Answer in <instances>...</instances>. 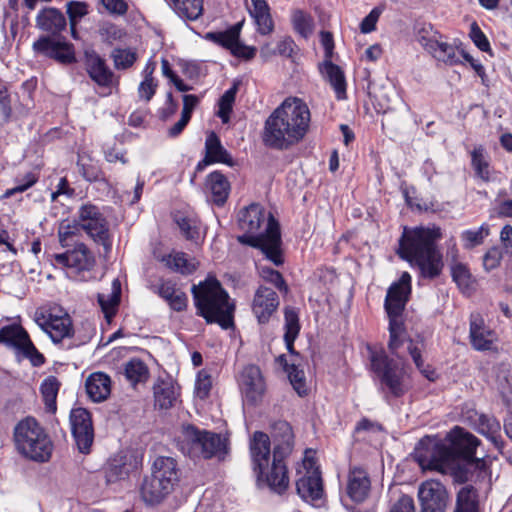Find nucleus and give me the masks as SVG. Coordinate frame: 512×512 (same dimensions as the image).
<instances>
[{
	"instance_id": "nucleus-32",
	"label": "nucleus",
	"mask_w": 512,
	"mask_h": 512,
	"mask_svg": "<svg viewBox=\"0 0 512 512\" xmlns=\"http://www.w3.org/2000/svg\"><path fill=\"white\" fill-rule=\"evenodd\" d=\"M177 396V387L172 380H160L154 385L155 405L160 409L172 407Z\"/></svg>"
},
{
	"instance_id": "nucleus-42",
	"label": "nucleus",
	"mask_w": 512,
	"mask_h": 512,
	"mask_svg": "<svg viewBox=\"0 0 512 512\" xmlns=\"http://www.w3.org/2000/svg\"><path fill=\"white\" fill-rule=\"evenodd\" d=\"M291 22L295 32L301 37L307 39L313 34L314 20L310 14L300 9H295L291 14Z\"/></svg>"
},
{
	"instance_id": "nucleus-38",
	"label": "nucleus",
	"mask_w": 512,
	"mask_h": 512,
	"mask_svg": "<svg viewBox=\"0 0 512 512\" xmlns=\"http://www.w3.org/2000/svg\"><path fill=\"white\" fill-rule=\"evenodd\" d=\"M163 260L169 268L181 274H191L198 266V262H196L195 259L189 258L188 255L183 252L171 253Z\"/></svg>"
},
{
	"instance_id": "nucleus-26",
	"label": "nucleus",
	"mask_w": 512,
	"mask_h": 512,
	"mask_svg": "<svg viewBox=\"0 0 512 512\" xmlns=\"http://www.w3.org/2000/svg\"><path fill=\"white\" fill-rule=\"evenodd\" d=\"M212 163H224L233 165V160L228 151L223 147L219 137L211 132L205 141V157L197 164L196 171L201 172Z\"/></svg>"
},
{
	"instance_id": "nucleus-64",
	"label": "nucleus",
	"mask_w": 512,
	"mask_h": 512,
	"mask_svg": "<svg viewBox=\"0 0 512 512\" xmlns=\"http://www.w3.org/2000/svg\"><path fill=\"white\" fill-rule=\"evenodd\" d=\"M379 14L372 10L361 22L360 28L363 33H369L375 29Z\"/></svg>"
},
{
	"instance_id": "nucleus-46",
	"label": "nucleus",
	"mask_w": 512,
	"mask_h": 512,
	"mask_svg": "<svg viewBox=\"0 0 512 512\" xmlns=\"http://www.w3.org/2000/svg\"><path fill=\"white\" fill-rule=\"evenodd\" d=\"M454 512H478L476 491L470 487H463L457 495L456 509Z\"/></svg>"
},
{
	"instance_id": "nucleus-39",
	"label": "nucleus",
	"mask_w": 512,
	"mask_h": 512,
	"mask_svg": "<svg viewBox=\"0 0 512 512\" xmlns=\"http://www.w3.org/2000/svg\"><path fill=\"white\" fill-rule=\"evenodd\" d=\"M277 361L284 366L286 372L288 373L290 383L297 394L299 396H305L308 389L303 370L298 369L295 363L288 365L284 355L279 356Z\"/></svg>"
},
{
	"instance_id": "nucleus-35",
	"label": "nucleus",
	"mask_w": 512,
	"mask_h": 512,
	"mask_svg": "<svg viewBox=\"0 0 512 512\" xmlns=\"http://www.w3.org/2000/svg\"><path fill=\"white\" fill-rule=\"evenodd\" d=\"M324 74L336 92L338 99H344L346 95V82L343 71L331 60H325L323 64Z\"/></svg>"
},
{
	"instance_id": "nucleus-41",
	"label": "nucleus",
	"mask_w": 512,
	"mask_h": 512,
	"mask_svg": "<svg viewBox=\"0 0 512 512\" xmlns=\"http://www.w3.org/2000/svg\"><path fill=\"white\" fill-rule=\"evenodd\" d=\"M121 284L118 279L112 282L111 292L98 294V303L107 318L115 314V308L119 303Z\"/></svg>"
},
{
	"instance_id": "nucleus-54",
	"label": "nucleus",
	"mask_w": 512,
	"mask_h": 512,
	"mask_svg": "<svg viewBox=\"0 0 512 512\" xmlns=\"http://www.w3.org/2000/svg\"><path fill=\"white\" fill-rule=\"evenodd\" d=\"M500 423L493 417L481 415L479 417L478 431L490 438L492 441H496V437L500 432Z\"/></svg>"
},
{
	"instance_id": "nucleus-16",
	"label": "nucleus",
	"mask_w": 512,
	"mask_h": 512,
	"mask_svg": "<svg viewBox=\"0 0 512 512\" xmlns=\"http://www.w3.org/2000/svg\"><path fill=\"white\" fill-rule=\"evenodd\" d=\"M421 512H445L449 503L446 487L438 480L422 482L418 488Z\"/></svg>"
},
{
	"instance_id": "nucleus-18",
	"label": "nucleus",
	"mask_w": 512,
	"mask_h": 512,
	"mask_svg": "<svg viewBox=\"0 0 512 512\" xmlns=\"http://www.w3.org/2000/svg\"><path fill=\"white\" fill-rule=\"evenodd\" d=\"M242 25L243 23L239 22L226 31L209 32L205 38L230 50L236 57L246 60L252 59L256 54V48L247 46L239 40Z\"/></svg>"
},
{
	"instance_id": "nucleus-5",
	"label": "nucleus",
	"mask_w": 512,
	"mask_h": 512,
	"mask_svg": "<svg viewBox=\"0 0 512 512\" xmlns=\"http://www.w3.org/2000/svg\"><path fill=\"white\" fill-rule=\"evenodd\" d=\"M441 236V229L437 226L404 228L398 254L412 266H417L423 277H436L443 266L441 254L435 244Z\"/></svg>"
},
{
	"instance_id": "nucleus-60",
	"label": "nucleus",
	"mask_w": 512,
	"mask_h": 512,
	"mask_svg": "<svg viewBox=\"0 0 512 512\" xmlns=\"http://www.w3.org/2000/svg\"><path fill=\"white\" fill-rule=\"evenodd\" d=\"M106 12L113 15H124L128 5L124 0H99Z\"/></svg>"
},
{
	"instance_id": "nucleus-43",
	"label": "nucleus",
	"mask_w": 512,
	"mask_h": 512,
	"mask_svg": "<svg viewBox=\"0 0 512 512\" xmlns=\"http://www.w3.org/2000/svg\"><path fill=\"white\" fill-rule=\"evenodd\" d=\"M471 162L476 176L484 182H489L491 180L490 165L488 157L481 146L471 152Z\"/></svg>"
},
{
	"instance_id": "nucleus-44",
	"label": "nucleus",
	"mask_w": 512,
	"mask_h": 512,
	"mask_svg": "<svg viewBox=\"0 0 512 512\" xmlns=\"http://www.w3.org/2000/svg\"><path fill=\"white\" fill-rule=\"evenodd\" d=\"M285 335L284 340L287 346V349L293 353V343L296 337L298 336L300 326L298 320V314L293 308L285 309Z\"/></svg>"
},
{
	"instance_id": "nucleus-51",
	"label": "nucleus",
	"mask_w": 512,
	"mask_h": 512,
	"mask_svg": "<svg viewBox=\"0 0 512 512\" xmlns=\"http://www.w3.org/2000/svg\"><path fill=\"white\" fill-rule=\"evenodd\" d=\"M80 226L75 219V222L63 221L58 228V238L62 247L71 245L73 239L79 234Z\"/></svg>"
},
{
	"instance_id": "nucleus-20",
	"label": "nucleus",
	"mask_w": 512,
	"mask_h": 512,
	"mask_svg": "<svg viewBox=\"0 0 512 512\" xmlns=\"http://www.w3.org/2000/svg\"><path fill=\"white\" fill-rule=\"evenodd\" d=\"M469 337L472 347L477 351L492 350L498 341L496 332L485 324L480 314L471 315Z\"/></svg>"
},
{
	"instance_id": "nucleus-29",
	"label": "nucleus",
	"mask_w": 512,
	"mask_h": 512,
	"mask_svg": "<svg viewBox=\"0 0 512 512\" xmlns=\"http://www.w3.org/2000/svg\"><path fill=\"white\" fill-rule=\"evenodd\" d=\"M86 392L94 402H102L111 393V379L103 372H95L88 376L85 382Z\"/></svg>"
},
{
	"instance_id": "nucleus-48",
	"label": "nucleus",
	"mask_w": 512,
	"mask_h": 512,
	"mask_svg": "<svg viewBox=\"0 0 512 512\" xmlns=\"http://www.w3.org/2000/svg\"><path fill=\"white\" fill-rule=\"evenodd\" d=\"M114 67L118 70H126L133 66L137 60V53L130 48H115L111 52Z\"/></svg>"
},
{
	"instance_id": "nucleus-31",
	"label": "nucleus",
	"mask_w": 512,
	"mask_h": 512,
	"mask_svg": "<svg viewBox=\"0 0 512 512\" xmlns=\"http://www.w3.org/2000/svg\"><path fill=\"white\" fill-rule=\"evenodd\" d=\"M157 293L174 311L180 312L186 309L188 301L186 294L171 281L162 282L158 286Z\"/></svg>"
},
{
	"instance_id": "nucleus-21",
	"label": "nucleus",
	"mask_w": 512,
	"mask_h": 512,
	"mask_svg": "<svg viewBox=\"0 0 512 512\" xmlns=\"http://www.w3.org/2000/svg\"><path fill=\"white\" fill-rule=\"evenodd\" d=\"M278 306L279 299L277 293L269 287L259 286L255 291L251 305L252 312L258 322H268Z\"/></svg>"
},
{
	"instance_id": "nucleus-33",
	"label": "nucleus",
	"mask_w": 512,
	"mask_h": 512,
	"mask_svg": "<svg viewBox=\"0 0 512 512\" xmlns=\"http://www.w3.org/2000/svg\"><path fill=\"white\" fill-rule=\"evenodd\" d=\"M249 12L257 25L259 33L267 35L273 31V20L270 15L269 6L265 0L253 3L251 7H249Z\"/></svg>"
},
{
	"instance_id": "nucleus-49",
	"label": "nucleus",
	"mask_w": 512,
	"mask_h": 512,
	"mask_svg": "<svg viewBox=\"0 0 512 512\" xmlns=\"http://www.w3.org/2000/svg\"><path fill=\"white\" fill-rule=\"evenodd\" d=\"M67 14L70 21L72 36L76 37L77 23L88 14V5L85 2L70 1L66 4Z\"/></svg>"
},
{
	"instance_id": "nucleus-13",
	"label": "nucleus",
	"mask_w": 512,
	"mask_h": 512,
	"mask_svg": "<svg viewBox=\"0 0 512 512\" xmlns=\"http://www.w3.org/2000/svg\"><path fill=\"white\" fill-rule=\"evenodd\" d=\"M36 323L53 342L58 343L73 335V325L69 314L58 306L42 309L35 313Z\"/></svg>"
},
{
	"instance_id": "nucleus-3",
	"label": "nucleus",
	"mask_w": 512,
	"mask_h": 512,
	"mask_svg": "<svg viewBox=\"0 0 512 512\" xmlns=\"http://www.w3.org/2000/svg\"><path fill=\"white\" fill-rule=\"evenodd\" d=\"M311 120L307 104L300 98L289 97L267 118L263 142L275 149H288L307 134Z\"/></svg>"
},
{
	"instance_id": "nucleus-56",
	"label": "nucleus",
	"mask_w": 512,
	"mask_h": 512,
	"mask_svg": "<svg viewBox=\"0 0 512 512\" xmlns=\"http://www.w3.org/2000/svg\"><path fill=\"white\" fill-rule=\"evenodd\" d=\"M211 388V375L206 370L199 371L195 383V393L197 397L200 399H205L206 397H208Z\"/></svg>"
},
{
	"instance_id": "nucleus-22",
	"label": "nucleus",
	"mask_w": 512,
	"mask_h": 512,
	"mask_svg": "<svg viewBox=\"0 0 512 512\" xmlns=\"http://www.w3.org/2000/svg\"><path fill=\"white\" fill-rule=\"evenodd\" d=\"M239 385L242 394L251 403L258 401L265 391V383L261 371L255 365H248L242 370Z\"/></svg>"
},
{
	"instance_id": "nucleus-17",
	"label": "nucleus",
	"mask_w": 512,
	"mask_h": 512,
	"mask_svg": "<svg viewBox=\"0 0 512 512\" xmlns=\"http://www.w3.org/2000/svg\"><path fill=\"white\" fill-rule=\"evenodd\" d=\"M69 418L78 450L83 454H88L94 441L91 414L86 409L78 407L71 410Z\"/></svg>"
},
{
	"instance_id": "nucleus-40",
	"label": "nucleus",
	"mask_w": 512,
	"mask_h": 512,
	"mask_svg": "<svg viewBox=\"0 0 512 512\" xmlns=\"http://www.w3.org/2000/svg\"><path fill=\"white\" fill-rule=\"evenodd\" d=\"M124 375L131 385L147 381L149 370L146 364L137 358H133L124 365Z\"/></svg>"
},
{
	"instance_id": "nucleus-52",
	"label": "nucleus",
	"mask_w": 512,
	"mask_h": 512,
	"mask_svg": "<svg viewBox=\"0 0 512 512\" xmlns=\"http://www.w3.org/2000/svg\"><path fill=\"white\" fill-rule=\"evenodd\" d=\"M98 33L101 40L110 45L116 41L122 40L125 36V32L122 28L110 22L102 23L99 27Z\"/></svg>"
},
{
	"instance_id": "nucleus-25",
	"label": "nucleus",
	"mask_w": 512,
	"mask_h": 512,
	"mask_svg": "<svg viewBox=\"0 0 512 512\" xmlns=\"http://www.w3.org/2000/svg\"><path fill=\"white\" fill-rule=\"evenodd\" d=\"M34 51L45 56L53 58L61 63H71L74 61V52L72 46L51 39L50 37H41L33 43Z\"/></svg>"
},
{
	"instance_id": "nucleus-12",
	"label": "nucleus",
	"mask_w": 512,
	"mask_h": 512,
	"mask_svg": "<svg viewBox=\"0 0 512 512\" xmlns=\"http://www.w3.org/2000/svg\"><path fill=\"white\" fill-rule=\"evenodd\" d=\"M296 488L306 501L318 500L323 495L322 479L312 450L305 451L302 464L297 468Z\"/></svg>"
},
{
	"instance_id": "nucleus-47",
	"label": "nucleus",
	"mask_w": 512,
	"mask_h": 512,
	"mask_svg": "<svg viewBox=\"0 0 512 512\" xmlns=\"http://www.w3.org/2000/svg\"><path fill=\"white\" fill-rule=\"evenodd\" d=\"M490 234V228L487 224H482L477 230H465L460 238L465 249H473L481 245L484 239Z\"/></svg>"
},
{
	"instance_id": "nucleus-1",
	"label": "nucleus",
	"mask_w": 512,
	"mask_h": 512,
	"mask_svg": "<svg viewBox=\"0 0 512 512\" xmlns=\"http://www.w3.org/2000/svg\"><path fill=\"white\" fill-rule=\"evenodd\" d=\"M273 453L269 436L261 431L252 434L249 441L250 457L258 481L271 490L282 493L289 484L284 459L292 452L294 436L290 424L278 421L272 426Z\"/></svg>"
},
{
	"instance_id": "nucleus-50",
	"label": "nucleus",
	"mask_w": 512,
	"mask_h": 512,
	"mask_svg": "<svg viewBox=\"0 0 512 512\" xmlns=\"http://www.w3.org/2000/svg\"><path fill=\"white\" fill-rule=\"evenodd\" d=\"M237 91L238 84L234 83L233 86L220 98L218 116L221 118L223 123H227L229 121Z\"/></svg>"
},
{
	"instance_id": "nucleus-30",
	"label": "nucleus",
	"mask_w": 512,
	"mask_h": 512,
	"mask_svg": "<svg viewBox=\"0 0 512 512\" xmlns=\"http://www.w3.org/2000/svg\"><path fill=\"white\" fill-rule=\"evenodd\" d=\"M36 25L39 29L55 35L66 28V19L60 10L48 7L38 13Z\"/></svg>"
},
{
	"instance_id": "nucleus-58",
	"label": "nucleus",
	"mask_w": 512,
	"mask_h": 512,
	"mask_svg": "<svg viewBox=\"0 0 512 512\" xmlns=\"http://www.w3.org/2000/svg\"><path fill=\"white\" fill-rule=\"evenodd\" d=\"M503 257L499 247L490 248L483 256V266L485 270L490 271L499 266Z\"/></svg>"
},
{
	"instance_id": "nucleus-57",
	"label": "nucleus",
	"mask_w": 512,
	"mask_h": 512,
	"mask_svg": "<svg viewBox=\"0 0 512 512\" xmlns=\"http://www.w3.org/2000/svg\"><path fill=\"white\" fill-rule=\"evenodd\" d=\"M37 182V178L32 173H27L24 177L23 181L17 180V185L13 188L7 189L4 194L3 198H10L16 193H22L32 187Z\"/></svg>"
},
{
	"instance_id": "nucleus-4",
	"label": "nucleus",
	"mask_w": 512,
	"mask_h": 512,
	"mask_svg": "<svg viewBox=\"0 0 512 512\" xmlns=\"http://www.w3.org/2000/svg\"><path fill=\"white\" fill-rule=\"evenodd\" d=\"M238 224L246 232L238 237L239 242L260 249L277 266L283 263L280 228L271 213L253 203L239 211Z\"/></svg>"
},
{
	"instance_id": "nucleus-63",
	"label": "nucleus",
	"mask_w": 512,
	"mask_h": 512,
	"mask_svg": "<svg viewBox=\"0 0 512 512\" xmlns=\"http://www.w3.org/2000/svg\"><path fill=\"white\" fill-rule=\"evenodd\" d=\"M320 42L325 51V60H331L334 50L333 35L328 31H321Z\"/></svg>"
},
{
	"instance_id": "nucleus-37",
	"label": "nucleus",
	"mask_w": 512,
	"mask_h": 512,
	"mask_svg": "<svg viewBox=\"0 0 512 512\" xmlns=\"http://www.w3.org/2000/svg\"><path fill=\"white\" fill-rule=\"evenodd\" d=\"M60 385V382L54 376L45 378L40 385V392L45 408L50 413H55L57 410L56 399Z\"/></svg>"
},
{
	"instance_id": "nucleus-19",
	"label": "nucleus",
	"mask_w": 512,
	"mask_h": 512,
	"mask_svg": "<svg viewBox=\"0 0 512 512\" xmlns=\"http://www.w3.org/2000/svg\"><path fill=\"white\" fill-rule=\"evenodd\" d=\"M53 261L55 265L73 269L75 272L90 271L96 263L94 254L82 242L76 243L64 253L54 254Z\"/></svg>"
},
{
	"instance_id": "nucleus-34",
	"label": "nucleus",
	"mask_w": 512,
	"mask_h": 512,
	"mask_svg": "<svg viewBox=\"0 0 512 512\" xmlns=\"http://www.w3.org/2000/svg\"><path fill=\"white\" fill-rule=\"evenodd\" d=\"M207 187L211 192L212 201L217 205H223L230 192V184L227 178L220 172H212L207 179Z\"/></svg>"
},
{
	"instance_id": "nucleus-55",
	"label": "nucleus",
	"mask_w": 512,
	"mask_h": 512,
	"mask_svg": "<svg viewBox=\"0 0 512 512\" xmlns=\"http://www.w3.org/2000/svg\"><path fill=\"white\" fill-rule=\"evenodd\" d=\"M453 280L457 283L460 289L468 290L472 283V277L466 266L462 264H456L452 268Z\"/></svg>"
},
{
	"instance_id": "nucleus-8",
	"label": "nucleus",
	"mask_w": 512,
	"mask_h": 512,
	"mask_svg": "<svg viewBox=\"0 0 512 512\" xmlns=\"http://www.w3.org/2000/svg\"><path fill=\"white\" fill-rule=\"evenodd\" d=\"M14 440L19 453L28 459L46 462L51 458L53 443L34 418L27 417L16 425Z\"/></svg>"
},
{
	"instance_id": "nucleus-27",
	"label": "nucleus",
	"mask_w": 512,
	"mask_h": 512,
	"mask_svg": "<svg viewBox=\"0 0 512 512\" xmlns=\"http://www.w3.org/2000/svg\"><path fill=\"white\" fill-rule=\"evenodd\" d=\"M172 491L173 488L166 487L163 481L152 474L144 477L140 487L141 498L148 505L161 503Z\"/></svg>"
},
{
	"instance_id": "nucleus-6",
	"label": "nucleus",
	"mask_w": 512,
	"mask_h": 512,
	"mask_svg": "<svg viewBox=\"0 0 512 512\" xmlns=\"http://www.w3.org/2000/svg\"><path fill=\"white\" fill-rule=\"evenodd\" d=\"M191 292L198 315L208 323H217L224 329L233 326L235 305L216 278L208 277L198 285H193Z\"/></svg>"
},
{
	"instance_id": "nucleus-45",
	"label": "nucleus",
	"mask_w": 512,
	"mask_h": 512,
	"mask_svg": "<svg viewBox=\"0 0 512 512\" xmlns=\"http://www.w3.org/2000/svg\"><path fill=\"white\" fill-rule=\"evenodd\" d=\"M174 219L187 240L195 242L199 240L200 226L196 218L177 213Z\"/></svg>"
},
{
	"instance_id": "nucleus-2",
	"label": "nucleus",
	"mask_w": 512,
	"mask_h": 512,
	"mask_svg": "<svg viewBox=\"0 0 512 512\" xmlns=\"http://www.w3.org/2000/svg\"><path fill=\"white\" fill-rule=\"evenodd\" d=\"M479 440L461 427H454L445 439L426 437L415 449V459L423 470L448 473L462 458L466 463H479L474 458Z\"/></svg>"
},
{
	"instance_id": "nucleus-14",
	"label": "nucleus",
	"mask_w": 512,
	"mask_h": 512,
	"mask_svg": "<svg viewBox=\"0 0 512 512\" xmlns=\"http://www.w3.org/2000/svg\"><path fill=\"white\" fill-rule=\"evenodd\" d=\"M0 343L16 349L28 358L33 366L44 363V356L31 342L28 333L20 325H8L0 329Z\"/></svg>"
},
{
	"instance_id": "nucleus-9",
	"label": "nucleus",
	"mask_w": 512,
	"mask_h": 512,
	"mask_svg": "<svg viewBox=\"0 0 512 512\" xmlns=\"http://www.w3.org/2000/svg\"><path fill=\"white\" fill-rule=\"evenodd\" d=\"M410 283L411 276L408 272H404L399 281L390 286L385 298V309L389 316V349L392 353H395L401 343L399 339L402 332L400 316L411 292Z\"/></svg>"
},
{
	"instance_id": "nucleus-15",
	"label": "nucleus",
	"mask_w": 512,
	"mask_h": 512,
	"mask_svg": "<svg viewBox=\"0 0 512 512\" xmlns=\"http://www.w3.org/2000/svg\"><path fill=\"white\" fill-rule=\"evenodd\" d=\"M419 42L423 48L437 61L453 66L461 63L463 50L451 43L446 42L438 32L428 35H419Z\"/></svg>"
},
{
	"instance_id": "nucleus-36",
	"label": "nucleus",
	"mask_w": 512,
	"mask_h": 512,
	"mask_svg": "<svg viewBox=\"0 0 512 512\" xmlns=\"http://www.w3.org/2000/svg\"><path fill=\"white\" fill-rule=\"evenodd\" d=\"M174 11L187 20L198 19L203 12V0H169Z\"/></svg>"
},
{
	"instance_id": "nucleus-53",
	"label": "nucleus",
	"mask_w": 512,
	"mask_h": 512,
	"mask_svg": "<svg viewBox=\"0 0 512 512\" xmlns=\"http://www.w3.org/2000/svg\"><path fill=\"white\" fill-rule=\"evenodd\" d=\"M257 269H258L260 277L264 281L274 284L275 287L277 289H279L280 291L287 292V289H288L287 285L285 284V281H284L282 275L278 271H276L266 265H262V264H258Z\"/></svg>"
},
{
	"instance_id": "nucleus-24",
	"label": "nucleus",
	"mask_w": 512,
	"mask_h": 512,
	"mask_svg": "<svg viewBox=\"0 0 512 512\" xmlns=\"http://www.w3.org/2000/svg\"><path fill=\"white\" fill-rule=\"evenodd\" d=\"M371 490V480L361 467H351L347 477L346 491L350 499L354 502L361 503L365 501Z\"/></svg>"
},
{
	"instance_id": "nucleus-23",
	"label": "nucleus",
	"mask_w": 512,
	"mask_h": 512,
	"mask_svg": "<svg viewBox=\"0 0 512 512\" xmlns=\"http://www.w3.org/2000/svg\"><path fill=\"white\" fill-rule=\"evenodd\" d=\"M87 72L90 78L100 87L109 89L118 88L119 77L107 66L104 59L98 55H92L87 59Z\"/></svg>"
},
{
	"instance_id": "nucleus-11",
	"label": "nucleus",
	"mask_w": 512,
	"mask_h": 512,
	"mask_svg": "<svg viewBox=\"0 0 512 512\" xmlns=\"http://www.w3.org/2000/svg\"><path fill=\"white\" fill-rule=\"evenodd\" d=\"M370 359L373 371L390 393L394 396L404 394L408 384L403 366L399 362L389 359L382 351H371Z\"/></svg>"
},
{
	"instance_id": "nucleus-28",
	"label": "nucleus",
	"mask_w": 512,
	"mask_h": 512,
	"mask_svg": "<svg viewBox=\"0 0 512 512\" xmlns=\"http://www.w3.org/2000/svg\"><path fill=\"white\" fill-rule=\"evenodd\" d=\"M151 474L166 484V487L174 489L179 480V469L177 462L172 457L159 456L151 467Z\"/></svg>"
},
{
	"instance_id": "nucleus-10",
	"label": "nucleus",
	"mask_w": 512,
	"mask_h": 512,
	"mask_svg": "<svg viewBox=\"0 0 512 512\" xmlns=\"http://www.w3.org/2000/svg\"><path fill=\"white\" fill-rule=\"evenodd\" d=\"M76 220L95 243L102 245L106 253L110 252L112 241L109 224L98 206L83 203L77 210Z\"/></svg>"
},
{
	"instance_id": "nucleus-61",
	"label": "nucleus",
	"mask_w": 512,
	"mask_h": 512,
	"mask_svg": "<svg viewBox=\"0 0 512 512\" xmlns=\"http://www.w3.org/2000/svg\"><path fill=\"white\" fill-rule=\"evenodd\" d=\"M470 37L474 44L484 52H487L490 49V44L484 33L481 31L479 26L476 23L471 25L470 29Z\"/></svg>"
},
{
	"instance_id": "nucleus-59",
	"label": "nucleus",
	"mask_w": 512,
	"mask_h": 512,
	"mask_svg": "<svg viewBox=\"0 0 512 512\" xmlns=\"http://www.w3.org/2000/svg\"><path fill=\"white\" fill-rule=\"evenodd\" d=\"M158 83L155 79H144L138 86V96L141 100L148 102L154 96Z\"/></svg>"
},
{
	"instance_id": "nucleus-7",
	"label": "nucleus",
	"mask_w": 512,
	"mask_h": 512,
	"mask_svg": "<svg viewBox=\"0 0 512 512\" xmlns=\"http://www.w3.org/2000/svg\"><path fill=\"white\" fill-rule=\"evenodd\" d=\"M178 445L184 454L192 458L222 459L228 452L226 438L214 432L200 430L191 424L181 427Z\"/></svg>"
},
{
	"instance_id": "nucleus-62",
	"label": "nucleus",
	"mask_w": 512,
	"mask_h": 512,
	"mask_svg": "<svg viewBox=\"0 0 512 512\" xmlns=\"http://www.w3.org/2000/svg\"><path fill=\"white\" fill-rule=\"evenodd\" d=\"M389 512H415L413 498L408 495H402L391 505Z\"/></svg>"
}]
</instances>
